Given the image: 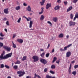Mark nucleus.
I'll return each instance as SVG.
<instances>
[{
	"instance_id": "a18cd8bd",
	"label": "nucleus",
	"mask_w": 78,
	"mask_h": 78,
	"mask_svg": "<svg viewBox=\"0 0 78 78\" xmlns=\"http://www.w3.org/2000/svg\"><path fill=\"white\" fill-rule=\"evenodd\" d=\"M16 36V34H13V35L12 37V39H14V37H15Z\"/></svg>"
},
{
	"instance_id": "4be33fe9",
	"label": "nucleus",
	"mask_w": 78,
	"mask_h": 78,
	"mask_svg": "<svg viewBox=\"0 0 78 78\" xmlns=\"http://www.w3.org/2000/svg\"><path fill=\"white\" fill-rule=\"evenodd\" d=\"M13 68L15 69V70H17L18 69V66L17 65L14 66L13 67Z\"/></svg>"
},
{
	"instance_id": "cd10ccee",
	"label": "nucleus",
	"mask_w": 78,
	"mask_h": 78,
	"mask_svg": "<svg viewBox=\"0 0 78 78\" xmlns=\"http://www.w3.org/2000/svg\"><path fill=\"white\" fill-rule=\"evenodd\" d=\"M20 9V7L19 6H18L16 7V10H19Z\"/></svg>"
},
{
	"instance_id": "f03ea898",
	"label": "nucleus",
	"mask_w": 78,
	"mask_h": 78,
	"mask_svg": "<svg viewBox=\"0 0 78 78\" xmlns=\"http://www.w3.org/2000/svg\"><path fill=\"white\" fill-rule=\"evenodd\" d=\"M17 73L18 74H20L19 75V77H21V76H23L25 74V72L23 71L22 72V71H20L17 72Z\"/></svg>"
},
{
	"instance_id": "79ce46f5",
	"label": "nucleus",
	"mask_w": 78,
	"mask_h": 78,
	"mask_svg": "<svg viewBox=\"0 0 78 78\" xmlns=\"http://www.w3.org/2000/svg\"><path fill=\"white\" fill-rule=\"evenodd\" d=\"M50 73H52V74H55V72L51 70L50 71Z\"/></svg>"
},
{
	"instance_id": "b1692460",
	"label": "nucleus",
	"mask_w": 78,
	"mask_h": 78,
	"mask_svg": "<svg viewBox=\"0 0 78 78\" xmlns=\"http://www.w3.org/2000/svg\"><path fill=\"white\" fill-rule=\"evenodd\" d=\"M25 60H27V56H24L22 59V61H25Z\"/></svg>"
},
{
	"instance_id": "423d86ee",
	"label": "nucleus",
	"mask_w": 78,
	"mask_h": 78,
	"mask_svg": "<svg viewBox=\"0 0 78 78\" xmlns=\"http://www.w3.org/2000/svg\"><path fill=\"white\" fill-rule=\"evenodd\" d=\"M69 25L70 27H71V26H74V25H75V24H76V23H75V22L70 21L69 22Z\"/></svg>"
},
{
	"instance_id": "052dcab7",
	"label": "nucleus",
	"mask_w": 78,
	"mask_h": 78,
	"mask_svg": "<svg viewBox=\"0 0 78 78\" xmlns=\"http://www.w3.org/2000/svg\"><path fill=\"white\" fill-rule=\"evenodd\" d=\"M72 64H74L75 63V60L71 62Z\"/></svg>"
},
{
	"instance_id": "0eeeda50",
	"label": "nucleus",
	"mask_w": 78,
	"mask_h": 78,
	"mask_svg": "<svg viewBox=\"0 0 78 78\" xmlns=\"http://www.w3.org/2000/svg\"><path fill=\"white\" fill-rule=\"evenodd\" d=\"M72 44H70L69 45H68V46H65L64 48V51H66L67 50V48H69V47H70L72 46Z\"/></svg>"
},
{
	"instance_id": "6e6d98bb",
	"label": "nucleus",
	"mask_w": 78,
	"mask_h": 78,
	"mask_svg": "<svg viewBox=\"0 0 78 78\" xmlns=\"http://www.w3.org/2000/svg\"><path fill=\"white\" fill-rule=\"evenodd\" d=\"M57 2L58 3H61V0H58Z\"/></svg>"
},
{
	"instance_id": "bb28decb",
	"label": "nucleus",
	"mask_w": 78,
	"mask_h": 78,
	"mask_svg": "<svg viewBox=\"0 0 78 78\" xmlns=\"http://www.w3.org/2000/svg\"><path fill=\"white\" fill-rule=\"evenodd\" d=\"M20 62L19 60L17 61L16 62H14L15 64H20Z\"/></svg>"
},
{
	"instance_id": "473e14b6",
	"label": "nucleus",
	"mask_w": 78,
	"mask_h": 78,
	"mask_svg": "<svg viewBox=\"0 0 78 78\" xmlns=\"http://www.w3.org/2000/svg\"><path fill=\"white\" fill-rule=\"evenodd\" d=\"M70 18L71 19H73V15L72 13H71L70 15Z\"/></svg>"
},
{
	"instance_id": "864d4df0",
	"label": "nucleus",
	"mask_w": 78,
	"mask_h": 78,
	"mask_svg": "<svg viewBox=\"0 0 78 78\" xmlns=\"http://www.w3.org/2000/svg\"><path fill=\"white\" fill-rule=\"evenodd\" d=\"M64 3L65 5H67V2H64Z\"/></svg>"
},
{
	"instance_id": "8fccbe9b",
	"label": "nucleus",
	"mask_w": 78,
	"mask_h": 78,
	"mask_svg": "<svg viewBox=\"0 0 78 78\" xmlns=\"http://www.w3.org/2000/svg\"><path fill=\"white\" fill-rule=\"evenodd\" d=\"M68 72H69V74L71 73V69H68Z\"/></svg>"
},
{
	"instance_id": "7c9ffc66",
	"label": "nucleus",
	"mask_w": 78,
	"mask_h": 78,
	"mask_svg": "<svg viewBox=\"0 0 78 78\" xmlns=\"http://www.w3.org/2000/svg\"><path fill=\"white\" fill-rule=\"evenodd\" d=\"M4 67H5V66H4V64H2L1 65L0 68L2 69H3V68H4Z\"/></svg>"
},
{
	"instance_id": "f8f14e48",
	"label": "nucleus",
	"mask_w": 78,
	"mask_h": 78,
	"mask_svg": "<svg viewBox=\"0 0 78 78\" xmlns=\"http://www.w3.org/2000/svg\"><path fill=\"white\" fill-rule=\"evenodd\" d=\"M72 9H73V7H72V6H71L69 8L67 9L66 12H69L70 11H71Z\"/></svg>"
},
{
	"instance_id": "de8ad7c7",
	"label": "nucleus",
	"mask_w": 78,
	"mask_h": 78,
	"mask_svg": "<svg viewBox=\"0 0 78 78\" xmlns=\"http://www.w3.org/2000/svg\"><path fill=\"white\" fill-rule=\"evenodd\" d=\"M78 65H75L74 66V68L75 69H76V68H78Z\"/></svg>"
},
{
	"instance_id": "39448f33",
	"label": "nucleus",
	"mask_w": 78,
	"mask_h": 78,
	"mask_svg": "<svg viewBox=\"0 0 78 78\" xmlns=\"http://www.w3.org/2000/svg\"><path fill=\"white\" fill-rule=\"evenodd\" d=\"M3 48L4 49L8 51H10L11 50V48L9 47L4 46Z\"/></svg>"
},
{
	"instance_id": "20e7f679",
	"label": "nucleus",
	"mask_w": 78,
	"mask_h": 78,
	"mask_svg": "<svg viewBox=\"0 0 78 78\" xmlns=\"http://www.w3.org/2000/svg\"><path fill=\"white\" fill-rule=\"evenodd\" d=\"M40 62H42V63H43L44 65L47 64V61L45 59L43 58H41L40 59Z\"/></svg>"
},
{
	"instance_id": "a211bd4d",
	"label": "nucleus",
	"mask_w": 78,
	"mask_h": 78,
	"mask_svg": "<svg viewBox=\"0 0 78 78\" xmlns=\"http://www.w3.org/2000/svg\"><path fill=\"white\" fill-rule=\"evenodd\" d=\"M57 19H58V17H54L53 19V21L54 22H57Z\"/></svg>"
},
{
	"instance_id": "f257e3e1",
	"label": "nucleus",
	"mask_w": 78,
	"mask_h": 78,
	"mask_svg": "<svg viewBox=\"0 0 78 78\" xmlns=\"http://www.w3.org/2000/svg\"><path fill=\"white\" fill-rule=\"evenodd\" d=\"M12 54V52L8 54L5 55H4V57L3 56H2V58L3 59H8V58H9L11 57Z\"/></svg>"
},
{
	"instance_id": "dca6fc26",
	"label": "nucleus",
	"mask_w": 78,
	"mask_h": 78,
	"mask_svg": "<svg viewBox=\"0 0 78 78\" xmlns=\"http://www.w3.org/2000/svg\"><path fill=\"white\" fill-rule=\"evenodd\" d=\"M27 11H29V12L31 11V7H30V5H29L28 6V7L27 8Z\"/></svg>"
},
{
	"instance_id": "ea45409f",
	"label": "nucleus",
	"mask_w": 78,
	"mask_h": 78,
	"mask_svg": "<svg viewBox=\"0 0 78 78\" xmlns=\"http://www.w3.org/2000/svg\"><path fill=\"white\" fill-rule=\"evenodd\" d=\"M48 23L49 24H50L51 27V26L52 25V23H51L50 22V21H48Z\"/></svg>"
},
{
	"instance_id": "2f4dec72",
	"label": "nucleus",
	"mask_w": 78,
	"mask_h": 78,
	"mask_svg": "<svg viewBox=\"0 0 78 78\" xmlns=\"http://www.w3.org/2000/svg\"><path fill=\"white\" fill-rule=\"evenodd\" d=\"M72 74L74 75H75L76 74V71H74L72 72Z\"/></svg>"
},
{
	"instance_id": "9b49d317",
	"label": "nucleus",
	"mask_w": 78,
	"mask_h": 78,
	"mask_svg": "<svg viewBox=\"0 0 78 78\" xmlns=\"http://www.w3.org/2000/svg\"><path fill=\"white\" fill-rule=\"evenodd\" d=\"M8 8H7L6 9H5L4 10V12L5 14H9V11H8Z\"/></svg>"
},
{
	"instance_id": "603ef678",
	"label": "nucleus",
	"mask_w": 78,
	"mask_h": 78,
	"mask_svg": "<svg viewBox=\"0 0 78 78\" xmlns=\"http://www.w3.org/2000/svg\"><path fill=\"white\" fill-rule=\"evenodd\" d=\"M23 5L25 6H27V4H26L25 3H23Z\"/></svg>"
},
{
	"instance_id": "69168bd1",
	"label": "nucleus",
	"mask_w": 78,
	"mask_h": 78,
	"mask_svg": "<svg viewBox=\"0 0 78 78\" xmlns=\"http://www.w3.org/2000/svg\"><path fill=\"white\" fill-rule=\"evenodd\" d=\"M76 16H75V17H74V20H73L74 21V20H76Z\"/></svg>"
},
{
	"instance_id": "c756f323",
	"label": "nucleus",
	"mask_w": 78,
	"mask_h": 78,
	"mask_svg": "<svg viewBox=\"0 0 78 78\" xmlns=\"http://www.w3.org/2000/svg\"><path fill=\"white\" fill-rule=\"evenodd\" d=\"M50 56V53H48L46 54V58H48Z\"/></svg>"
},
{
	"instance_id": "e433bc0d",
	"label": "nucleus",
	"mask_w": 78,
	"mask_h": 78,
	"mask_svg": "<svg viewBox=\"0 0 78 78\" xmlns=\"http://www.w3.org/2000/svg\"><path fill=\"white\" fill-rule=\"evenodd\" d=\"M78 0H73V3H76L77 2H78Z\"/></svg>"
},
{
	"instance_id": "2eb2a0df",
	"label": "nucleus",
	"mask_w": 78,
	"mask_h": 78,
	"mask_svg": "<svg viewBox=\"0 0 78 78\" xmlns=\"http://www.w3.org/2000/svg\"><path fill=\"white\" fill-rule=\"evenodd\" d=\"M37 76L38 78H41V76H39V75H37L36 73H35L34 78H36V77H37Z\"/></svg>"
},
{
	"instance_id": "7ed1b4c3",
	"label": "nucleus",
	"mask_w": 78,
	"mask_h": 78,
	"mask_svg": "<svg viewBox=\"0 0 78 78\" xmlns=\"http://www.w3.org/2000/svg\"><path fill=\"white\" fill-rule=\"evenodd\" d=\"M32 58L34 59V62H37L39 61V57L37 56H34Z\"/></svg>"
},
{
	"instance_id": "5fc2aeb1",
	"label": "nucleus",
	"mask_w": 78,
	"mask_h": 78,
	"mask_svg": "<svg viewBox=\"0 0 78 78\" xmlns=\"http://www.w3.org/2000/svg\"><path fill=\"white\" fill-rule=\"evenodd\" d=\"M60 51H64V49H62V48H61L60 49Z\"/></svg>"
},
{
	"instance_id": "13d9d810",
	"label": "nucleus",
	"mask_w": 78,
	"mask_h": 78,
	"mask_svg": "<svg viewBox=\"0 0 78 78\" xmlns=\"http://www.w3.org/2000/svg\"><path fill=\"white\" fill-rule=\"evenodd\" d=\"M40 51H44V50L43 49H40Z\"/></svg>"
},
{
	"instance_id": "4d7b16f0",
	"label": "nucleus",
	"mask_w": 78,
	"mask_h": 78,
	"mask_svg": "<svg viewBox=\"0 0 78 78\" xmlns=\"http://www.w3.org/2000/svg\"><path fill=\"white\" fill-rule=\"evenodd\" d=\"M4 39V37H0V40H3Z\"/></svg>"
},
{
	"instance_id": "a878e982",
	"label": "nucleus",
	"mask_w": 78,
	"mask_h": 78,
	"mask_svg": "<svg viewBox=\"0 0 78 78\" xmlns=\"http://www.w3.org/2000/svg\"><path fill=\"white\" fill-rule=\"evenodd\" d=\"M51 69H55V68H56V66H55L54 65H52L51 66Z\"/></svg>"
},
{
	"instance_id": "6e6552de",
	"label": "nucleus",
	"mask_w": 78,
	"mask_h": 78,
	"mask_svg": "<svg viewBox=\"0 0 78 78\" xmlns=\"http://www.w3.org/2000/svg\"><path fill=\"white\" fill-rule=\"evenodd\" d=\"M71 56V52L68 51L66 53V57L69 58V56Z\"/></svg>"
},
{
	"instance_id": "5701e85b",
	"label": "nucleus",
	"mask_w": 78,
	"mask_h": 78,
	"mask_svg": "<svg viewBox=\"0 0 78 78\" xmlns=\"http://www.w3.org/2000/svg\"><path fill=\"white\" fill-rule=\"evenodd\" d=\"M57 59V58L56 57H54L53 58V60L52 61V63H53L55 62V61Z\"/></svg>"
},
{
	"instance_id": "e2e57ef3",
	"label": "nucleus",
	"mask_w": 78,
	"mask_h": 78,
	"mask_svg": "<svg viewBox=\"0 0 78 78\" xmlns=\"http://www.w3.org/2000/svg\"><path fill=\"white\" fill-rule=\"evenodd\" d=\"M26 78H31V76H27L26 77Z\"/></svg>"
},
{
	"instance_id": "3c124183",
	"label": "nucleus",
	"mask_w": 78,
	"mask_h": 78,
	"mask_svg": "<svg viewBox=\"0 0 78 78\" xmlns=\"http://www.w3.org/2000/svg\"><path fill=\"white\" fill-rule=\"evenodd\" d=\"M0 36L1 37H3L4 36V35H3V34L2 33H0Z\"/></svg>"
},
{
	"instance_id": "f3484780",
	"label": "nucleus",
	"mask_w": 78,
	"mask_h": 78,
	"mask_svg": "<svg viewBox=\"0 0 78 78\" xmlns=\"http://www.w3.org/2000/svg\"><path fill=\"white\" fill-rule=\"evenodd\" d=\"M23 17H24V18H25V19H27V21H30V20H31V18H30V17H29L28 19L27 18V17H26V16H23Z\"/></svg>"
},
{
	"instance_id": "49530a36",
	"label": "nucleus",
	"mask_w": 78,
	"mask_h": 78,
	"mask_svg": "<svg viewBox=\"0 0 78 78\" xmlns=\"http://www.w3.org/2000/svg\"><path fill=\"white\" fill-rule=\"evenodd\" d=\"M43 12H44L43 11H41V12H39V14H42Z\"/></svg>"
},
{
	"instance_id": "a19ab883",
	"label": "nucleus",
	"mask_w": 78,
	"mask_h": 78,
	"mask_svg": "<svg viewBox=\"0 0 78 78\" xmlns=\"http://www.w3.org/2000/svg\"><path fill=\"white\" fill-rule=\"evenodd\" d=\"M3 43L0 42V47H3Z\"/></svg>"
},
{
	"instance_id": "0e129e2a",
	"label": "nucleus",
	"mask_w": 78,
	"mask_h": 78,
	"mask_svg": "<svg viewBox=\"0 0 78 78\" xmlns=\"http://www.w3.org/2000/svg\"><path fill=\"white\" fill-rule=\"evenodd\" d=\"M55 51V49H53L52 50V53H53Z\"/></svg>"
},
{
	"instance_id": "c9c22d12",
	"label": "nucleus",
	"mask_w": 78,
	"mask_h": 78,
	"mask_svg": "<svg viewBox=\"0 0 78 78\" xmlns=\"http://www.w3.org/2000/svg\"><path fill=\"white\" fill-rule=\"evenodd\" d=\"M46 78H51V76L48 75H47L46 76Z\"/></svg>"
},
{
	"instance_id": "338daca9",
	"label": "nucleus",
	"mask_w": 78,
	"mask_h": 78,
	"mask_svg": "<svg viewBox=\"0 0 78 78\" xmlns=\"http://www.w3.org/2000/svg\"><path fill=\"white\" fill-rule=\"evenodd\" d=\"M41 11L44 12V8L43 7L41 8Z\"/></svg>"
},
{
	"instance_id": "6ab92c4d",
	"label": "nucleus",
	"mask_w": 78,
	"mask_h": 78,
	"mask_svg": "<svg viewBox=\"0 0 78 78\" xmlns=\"http://www.w3.org/2000/svg\"><path fill=\"white\" fill-rule=\"evenodd\" d=\"M32 25H33V21H30V22L29 28H30L31 27H32Z\"/></svg>"
},
{
	"instance_id": "4c0bfd02",
	"label": "nucleus",
	"mask_w": 78,
	"mask_h": 78,
	"mask_svg": "<svg viewBox=\"0 0 78 78\" xmlns=\"http://www.w3.org/2000/svg\"><path fill=\"white\" fill-rule=\"evenodd\" d=\"M75 16H76V18H78V13L76 12V14L75 15Z\"/></svg>"
},
{
	"instance_id": "aec40b11",
	"label": "nucleus",
	"mask_w": 78,
	"mask_h": 78,
	"mask_svg": "<svg viewBox=\"0 0 78 78\" xmlns=\"http://www.w3.org/2000/svg\"><path fill=\"white\" fill-rule=\"evenodd\" d=\"M44 18H45L44 16L42 15L41 16L40 19L41 20H44Z\"/></svg>"
},
{
	"instance_id": "37998d69",
	"label": "nucleus",
	"mask_w": 78,
	"mask_h": 78,
	"mask_svg": "<svg viewBox=\"0 0 78 78\" xmlns=\"http://www.w3.org/2000/svg\"><path fill=\"white\" fill-rule=\"evenodd\" d=\"M40 3L41 4V6H43V5H44V3L42 2H40Z\"/></svg>"
},
{
	"instance_id": "1a4fd4ad",
	"label": "nucleus",
	"mask_w": 78,
	"mask_h": 78,
	"mask_svg": "<svg viewBox=\"0 0 78 78\" xmlns=\"http://www.w3.org/2000/svg\"><path fill=\"white\" fill-rule=\"evenodd\" d=\"M51 6V3H47L46 5V9H48L49 8H50Z\"/></svg>"
},
{
	"instance_id": "393cba45",
	"label": "nucleus",
	"mask_w": 78,
	"mask_h": 78,
	"mask_svg": "<svg viewBox=\"0 0 78 78\" xmlns=\"http://www.w3.org/2000/svg\"><path fill=\"white\" fill-rule=\"evenodd\" d=\"M44 55H45V52H43V53H42V54H40V56L42 58H43V57H44Z\"/></svg>"
},
{
	"instance_id": "9d476101",
	"label": "nucleus",
	"mask_w": 78,
	"mask_h": 78,
	"mask_svg": "<svg viewBox=\"0 0 78 78\" xmlns=\"http://www.w3.org/2000/svg\"><path fill=\"white\" fill-rule=\"evenodd\" d=\"M17 41L20 44H22L23 42V40L22 39H17Z\"/></svg>"
},
{
	"instance_id": "ddd939ff",
	"label": "nucleus",
	"mask_w": 78,
	"mask_h": 78,
	"mask_svg": "<svg viewBox=\"0 0 78 78\" xmlns=\"http://www.w3.org/2000/svg\"><path fill=\"white\" fill-rule=\"evenodd\" d=\"M60 8V7L59 5L56 6L54 8V9L55 10H58V9H59Z\"/></svg>"
},
{
	"instance_id": "c03bdc74",
	"label": "nucleus",
	"mask_w": 78,
	"mask_h": 78,
	"mask_svg": "<svg viewBox=\"0 0 78 78\" xmlns=\"http://www.w3.org/2000/svg\"><path fill=\"white\" fill-rule=\"evenodd\" d=\"M71 69H72V64H71L70 65V66H69V69L71 70Z\"/></svg>"
},
{
	"instance_id": "680f3d73",
	"label": "nucleus",
	"mask_w": 78,
	"mask_h": 78,
	"mask_svg": "<svg viewBox=\"0 0 78 78\" xmlns=\"http://www.w3.org/2000/svg\"><path fill=\"white\" fill-rule=\"evenodd\" d=\"M56 62L57 64H59V60H58V61H57Z\"/></svg>"
},
{
	"instance_id": "bf43d9fd",
	"label": "nucleus",
	"mask_w": 78,
	"mask_h": 78,
	"mask_svg": "<svg viewBox=\"0 0 78 78\" xmlns=\"http://www.w3.org/2000/svg\"><path fill=\"white\" fill-rule=\"evenodd\" d=\"M7 20V19H6V18H4L3 19V20L4 21H5V20Z\"/></svg>"
},
{
	"instance_id": "412c9836",
	"label": "nucleus",
	"mask_w": 78,
	"mask_h": 78,
	"mask_svg": "<svg viewBox=\"0 0 78 78\" xmlns=\"http://www.w3.org/2000/svg\"><path fill=\"white\" fill-rule=\"evenodd\" d=\"M63 37H64V34H60L58 35V37H59L60 38Z\"/></svg>"
},
{
	"instance_id": "f704fd0d",
	"label": "nucleus",
	"mask_w": 78,
	"mask_h": 78,
	"mask_svg": "<svg viewBox=\"0 0 78 78\" xmlns=\"http://www.w3.org/2000/svg\"><path fill=\"white\" fill-rule=\"evenodd\" d=\"M5 67H6V68H7V69H9V68H10L9 66L6 65H5Z\"/></svg>"
},
{
	"instance_id": "c85d7f7f",
	"label": "nucleus",
	"mask_w": 78,
	"mask_h": 78,
	"mask_svg": "<svg viewBox=\"0 0 78 78\" xmlns=\"http://www.w3.org/2000/svg\"><path fill=\"white\" fill-rule=\"evenodd\" d=\"M12 43L13 48H16V44H14L13 41L12 42Z\"/></svg>"
},
{
	"instance_id": "09e8293b",
	"label": "nucleus",
	"mask_w": 78,
	"mask_h": 78,
	"mask_svg": "<svg viewBox=\"0 0 78 78\" xmlns=\"http://www.w3.org/2000/svg\"><path fill=\"white\" fill-rule=\"evenodd\" d=\"M6 24L7 25L9 26V22L8 21H7L6 22Z\"/></svg>"
},
{
	"instance_id": "4468645a",
	"label": "nucleus",
	"mask_w": 78,
	"mask_h": 78,
	"mask_svg": "<svg viewBox=\"0 0 78 78\" xmlns=\"http://www.w3.org/2000/svg\"><path fill=\"white\" fill-rule=\"evenodd\" d=\"M5 54V52H3L2 53L1 55L0 56V58L1 59H4L3 58V55H4V54Z\"/></svg>"
},
{
	"instance_id": "774afa93",
	"label": "nucleus",
	"mask_w": 78,
	"mask_h": 78,
	"mask_svg": "<svg viewBox=\"0 0 78 78\" xmlns=\"http://www.w3.org/2000/svg\"><path fill=\"white\" fill-rule=\"evenodd\" d=\"M50 44H48V45L47 47V48H49V47H50Z\"/></svg>"
},
{
	"instance_id": "58836bf2",
	"label": "nucleus",
	"mask_w": 78,
	"mask_h": 78,
	"mask_svg": "<svg viewBox=\"0 0 78 78\" xmlns=\"http://www.w3.org/2000/svg\"><path fill=\"white\" fill-rule=\"evenodd\" d=\"M48 70V69L47 68L44 69V72H47Z\"/></svg>"
},
{
	"instance_id": "72a5a7b5",
	"label": "nucleus",
	"mask_w": 78,
	"mask_h": 78,
	"mask_svg": "<svg viewBox=\"0 0 78 78\" xmlns=\"http://www.w3.org/2000/svg\"><path fill=\"white\" fill-rule=\"evenodd\" d=\"M21 20V18H20L17 21L18 23H20Z\"/></svg>"
}]
</instances>
